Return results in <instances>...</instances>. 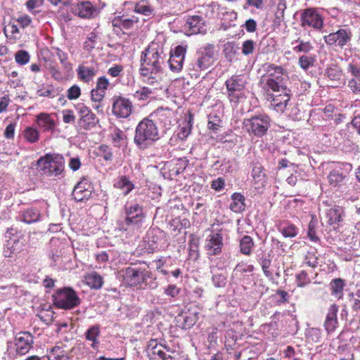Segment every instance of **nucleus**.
<instances>
[{
  "mask_svg": "<svg viewBox=\"0 0 360 360\" xmlns=\"http://www.w3.org/2000/svg\"><path fill=\"white\" fill-rule=\"evenodd\" d=\"M264 70L266 73L262 78L267 88L266 92H287L289 90V78L282 67L270 63L264 66Z\"/></svg>",
  "mask_w": 360,
  "mask_h": 360,
  "instance_id": "obj_1",
  "label": "nucleus"
},
{
  "mask_svg": "<svg viewBox=\"0 0 360 360\" xmlns=\"http://www.w3.org/2000/svg\"><path fill=\"white\" fill-rule=\"evenodd\" d=\"M158 139V129L155 122L147 117L139 122L134 137V143L138 148L145 150Z\"/></svg>",
  "mask_w": 360,
  "mask_h": 360,
  "instance_id": "obj_2",
  "label": "nucleus"
},
{
  "mask_svg": "<svg viewBox=\"0 0 360 360\" xmlns=\"http://www.w3.org/2000/svg\"><path fill=\"white\" fill-rule=\"evenodd\" d=\"M157 49L150 47L142 52L141 58L140 74L141 76H148L149 74H161L163 58Z\"/></svg>",
  "mask_w": 360,
  "mask_h": 360,
  "instance_id": "obj_3",
  "label": "nucleus"
},
{
  "mask_svg": "<svg viewBox=\"0 0 360 360\" xmlns=\"http://www.w3.org/2000/svg\"><path fill=\"white\" fill-rule=\"evenodd\" d=\"M65 160L59 154H46L40 158L37 162V167L44 174L57 176L64 170Z\"/></svg>",
  "mask_w": 360,
  "mask_h": 360,
  "instance_id": "obj_4",
  "label": "nucleus"
},
{
  "mask_svg": "<svg viewBox=\"0 0 360 360\" xmlns=\"http://www.w3.org/2000/svg\"><path fill=\"white\" fill-rule=\"evenodd\" d=\"M243 128L250 136L262 137L271 126V119L266 114H259L244 119Z\"/></svg>",
  "mask_w": 360,
  "mask_h": 360,
  "instance_id": "obj_5",
  "label": "nucleus"
},
{
  "mask_svg": "<svg viewBox=\"0 0 360 360\" xmlns=\"http://www.w3.org/2000/svg\"><path fill=\"white\" fill-rule=\"evenodd\" d=\"M214 55V46L208 44L199 49L193 58L188 64V68L194 71H202L207 70L213 64Z\"/></svg>",
  "mask_w": 360,
  "mask_h": 360,
  "instance_id": "obj_6",
  "label": "nucleus"
},
{
  "mask_svg": "<svg viewBox=\"0 0 360 360\" xmlns=\"http://www.w3.org/2000/svg\"><path fill=\"white\" fill-rule=\"evenodd\" d=\"M52 297L54 305L58 309H71L81 302L77 292L69 287L58 289Z\"/></svg>",
  "mask_w": 360,
  "mask_h": 360,
  "instance_id": "obj_7",
  "label": "nucleus"
},
{
  "mask_svg": "<svg viewBox=\"0 0 360 360\" xmlns=\"http://www.w3.org/2000/svg\"><path fill=\"white\" fill-rule=\"evenodd\" d=\"M210 233L205 240V249L209 256L219 255L224 247L225 231L222 229L210 230Z\"/></svg>",
  "mask_w": 360,
  "mask_h": 360,
  "instance_id": "obj_8",
  "label": "nucleus"
},
{
  "mask_svg": "<svg viewBox=\"0 0 360 360\" xmlns=\"http://www.w3.org/2000/svg\"><path fill=\"white\" fill-rule=\"evenodd\" d=\"M151 273L146 268L129 266L123 270L122 276L124 281L130 286H136L145 283Z\"/></svg>",
  "mask_w": 360,
  "mask_h": 360,
  "instance_id": "obj_9",
  "label": "nucleus"
},
{
  "mask_svg": "<svg viewBox=\"0 0 360 360\" xmlns=\"http://www.w3.org/2000/svg\"><path fill=\"white\" fill-rule=\"evenodd\" d=\"M352 32L349 28H340L336 32L324 36L326 44L330 46H337L343 49L350 44Z\"/></svg>",
  "mask_w": 360,
  "mask_h": 360,
  "instance_id": "obj_10",
  "label": "nucleus"
},
{
  "mask_svg": "<svg viewBox=\"0 0 360 360\" xmlns=\"http://www.w3.org/2000/svg\"><path fill=\"white\" fill-rule=\"evenodd\" d=\"M63 4L65 6L69 5L67 1H64ZM70 10L73 14L81 18H91L98 14V8L89 1H82L75 4H70Z\"/></svg>",
  "mask_w": 360,
  "mask_h": 360,
  "instance_id": "obj_11",
  "label": "nucleus"
},
{
  "mask_svg": "<svg viewBox=\"0 0 360 360\" xmlns=\"http://www.w3.org/2000/svg\"><path fill=\"white\" fill-rule=\"evenodd\" d=\"M352 167V165L348 163H338L328 175L330 185L333 187L342 185L347 179Z\"/></svg>",
  "mask_w": 360,
  "mask_h": 360,
  "instance_id": "obj_12",
  "label": "nucleus"
},
{
  "mask_svg": "<svg viewBox=\"0 0 360 360\" xmlns=\"http://www.w3.org/2000/svg\"><path fill=\"white\" fill-rule=\"evenodd\" d=\"M225 84L230 101L238 102L243 96L242 91L245 86V82L240 76H232L226 81Z\"/></svg>",
  "mask_w": 360,
  "mask_h": 360,
  "instance_id": "obj_13",
  "label": "nucleus"
},
{
  "mask_svg": "<svg viewBox=\"0 0 360 360\" xmlns=\"http://www.w3.org/2000/svg\"><path fill=\"white\" fill-rule=\"evenodd\" d=\"M112 112L117 117L127 118L132 112L131 102L124 97L118 96L112 98Z\"/></svg>",
  "mask_w": 360,
  "mask_h": 360,
  "instance_id": "obj_14",
  "label": "nucleus"
},
{
  "mask_svg": "<svg viewBox=\"0 0 360 360\" xmlns=\"http://www.w3.org/2000/svg\"><path fill=\"white\" fill-rule=\"evenodd\" d=\"M290 96L291 91L290 89L287 92H266V100L271 102V105L277 112H283L287 109Z\"/></svg>",
  "mask_w": 360,
  "mask_h": 360,
  "instance_id": "obj_15",
  "label": "nucleus"
},
{
  "mask_svg": "<svg viewBox=\"0 0 360 360\" xmlns=\"http://www.w3.org/2000/svg\"><path fill=\"white\" fill-rule=\"evenodd\" d=\"M302 26L306 25L321 29L323 27V19L321 15L314 8H307L301 13Z\"/></svg>",
  "mask_w": 360,
  "mask_h": 360,
  "instance_id": "obj_16",
  "label": "nucleus"
},
{
  "mask_svg": "<svg viewBox=\"0 0 360 360\" xmlns=\"http://www.w3.org/2000/svg\"><path fill=\"white\" fill-rule=\"evenodd\" d=\"M125 214L124 223L127 226L139 225L145 217L142 207L138 204L126 206Z\"/></svg>",
  "mask_w": 360,
  "mask_h": 360,
  "instance_id": "obj_17",
  "label": "nucleus"
},
{
  "mask_svg": "<svg viewBox=\"0 0 360 360\" xmlns=\"http://www.w3.org/2000/svg\"><path fill=\"white\" fill-rule=\"evenodd\" d=\"M186 53V48L181 45L176 46L174 51H171L168 63L172 71L179 72L182 70Z\"/></svg>",
  "mask_w": 360,
  "mask_h": 360,
  "instance_id": "obj_18",
  "label": "nucleus"
},
{
  "mask_svg": "<svg viewBox=\"0 0 360 360\" xmlns=\"http://www.w3.org/2000/svg\"><path fill=\"white\" fill-rule=\"evenodd\" d=\"M92 189L91 183L87 179H84L75 186L72 196L77 202L86 200L91 196Z\"/></svg>",
  "mask_w": 360,
  "mask_h": 360,
  "instance_id": "obj_19",
  "label": "nucleus"
},
{
  "mask_svg": "<svg viewBox=\"0 0 360 360\" xmlns=\"http://www.w3.org/2000/svg\"><path fill=\"white\" fill-rule=\"evenodd\" d=\"M16 352L20 355L27 354L33 344V337L28 332H20L15 337Z\"/></svg>",
  "mask_w": 360,
  "mask_h": 360,
  "instance_id": "obj_20",
  "label": "nucleus"
},
{
  "mask_svg": "<svg viewBox=\"0 0 360 360\" xmlns=\"http://www.w3.org/2000/svg\"><path fill=\"white\" fill-rule=\"evenodd\" d=\"M184 30L188 35L204 33L206 31L204 20L198 15L188 17L184 25Z\"/></svg>",
  "mask_w": 360,
  "mask_h": 360,
  "instance_id": "obj_21",
  "label": "nucleus"
},
{
  "mask_svg": "<svg viewBox=\"0 0 360 360\" xmlns=\"http://www.w3.org/2000/svg\"><path fill=\"white\" fill-rule=\"evenodd\" d=\"M338 311V307L333 304H332L326 314V320L324 322V326L326 331L329 333H332L334 331L338 325V319H337V313Z\"/></svg>",
  "mask_w": 360,
  "mask_h": 360,
  "instance_id": "obj_22",
  "label": "nucleus"
},
{
  "mask_svg": "<svg viewBox=\"0 0 360 360\" xmlns=\"http://www.w3.org/2000/svg\"><path fill=\"white\" fill-rule=\"evenodd\" d=\"M172 111L168 108H158L154 112L150 113L148 117L155 122V120L162 122L165 126L169 125L171 124V116Z\"/></svg>",
  "mask_w": 360,
  "mask_h": 360,
  "instance_id": "obj_23",
  "label": "nucleus"
},
{
  "mask_svg": "<svg viewBox=\"0 0 360 360\" xmlns=\"http://www.w3.org/2000/svg\"><path fill=\"white\" fill-rule=\"evenodd\" d=\"M138 18L132 17L130 18H124V16H117L112 21V27H117L120 30H129L134 27V25L138 22Z\"/></svg>",
  "mask_w": 360,
  "mask_h": 360,
  "instance_id": "obj_24",
  "label": "nucleus"
},
{
  "mask_svg": "<svg viewBox=\"0 0 360 360\" xmlns=\"http://www.w3.org/2000/svg\"><path fill=\"white\" fill-rule=\"evenodd\" d=\"M37 124L39 127L43 129L44 131H53L56 127V123L51 115L45 112L39 114L37 117Z\"/></svg>",
  "mask_w": 360,
  "mask_h": 360,
  "instance_id": "obj_25",
  "label": "nucleus"
},
{
  "mask_svg": "<svg viewBox=\"0 0 360 360\" xmlns=\"http://www.w3.org/2000/svg\"><path fill=\"white\" fill-rule=\"evenodd\" d=\"M344 210L342 207H331L326 212L327 223L330 225L338 224L342 220Z\"/></svg>",
  "mask_w": 360,
  "mask_h": 360,
  "instance_id": "obj_26",
  "label": "nucleus"
},
{
  "mask_svg": "<svg viewBox=\"0 0 360 360\" xmlns=\"http://www.w3.org/2000/svg\"><path fill=\"white\" fill-rule=\"evenodd\" d=\"M98 122L99 120L97 118L96 115L91 112L84 117H80L78 120V124L84 130H90L95 127Z\"/></svg>",
  "mask_w": 360,
  "mask_h": 360,
  "instance_id": "obj_27",
  "label": "nucleus"
},
{
  "mask_svg": "<svg viewBox=\"0 0 360 360\" xmlns=\"http://www.w3.org/2000/svg\"><path fill=\"white\" fill-rule=\"evenodd\" d=\"M96 72L97 70L94 67H86L84 65H80L77 69V75L79 79L86 83L91 81L96 76Z\"/></svg>",
  "mask_w": 360,
  "mask_h": 360,
  "instance_id": "obj_28",
  "label": "nucleus"
},
{
  "mask_svg": "<svg viewBox=\"0 0 360 360\" xmlns=\"http://www.w3.org/2000/svg\"><path fill=\"white\" fill-rule=\"evenodd\" d=\"M85 283L92 289L98 290L103 284V277L96 271L91 272L84 278Z\"/></svg>",
  "mask_w": 360,
  "mask_h": 360,
  "instance_id": "obj_29",
  "label": "nucleus"
},
{
  "mask_svg": "<svg viewBox=\"0 0 360 360\" xmlns=\"http://www.w3.org/2000/svg\"><path fill=\"white\" fill-rule=\"evenodd\" d=\"M278 229L285 238H294L298 234L299 231L295 225L289 222H281L278 226Z\"/></svg>",
  "mask_w": 360,
  "mask_h": 360,
  "instance_id": "obj_30",
  "label": "nucleus"
},
{
  "mask_svg": "<svg viewBox=\"0 0 360 360\" xmlns=\"http://www.w3.org/2000/svg\"><path fill=\"white\" fill-rule=\"evenodd\" d=\"M232 202L230 204V209L234 212H241L245 210V204L244 196L239 193H234L231 195Z\"/></svg>",
  "mask_w": 360,
  "mask_h": 360,
  "instance_id": "obj_31",
  "label": "nucleus"
},
{
  "mask_svg": "<svg viewBox=\"0 0 360 360\" xmlns=\"http://www.w3.org/2000/svg\"><path fill=\"white\" fill-rule=\"evenodd\" d=\"M134 11L146 16L154 15V8L147 0H141L134 5Z\"/></svg>",
  "mask_w": 360,
  "mask_h": 360,
  "instance_id": "obj_32",
  "label": "nucleus"
},
{
  "mask_svg": "<svg viewBox=\"0 0 360 360\" xmlns=\"http://www.w3.org/2000/svg\"><path fill=\"white\" fill-rule=\"evenodd\" d=\"M240 252L245 255H250L255 247L253 239L250 236H244L239 243Z\"/></svg>",
  "mask_w": 360,
  "mask_h": 360,
  "instance_id": "obj_33",
  "label": "nucleus"
},
{
  "mask_svg": "<svg viewBox=\"0 0 360 360\" xmlns=\"http://www.w3.org/2000/svg\"><path fill=\"white\" fill-rule=\"evenodd\" d=\"M88 349L82 344H77L72 347L68 354V358H75L77 360H82L87 356Z\"/></svg>",
  "mask_w": 360,
  "mask_h": 360,
  "instance_id": "obj_34",
  "label": "nucleus"
},
{
  "mask_svg": "<svg viewBox=\"0 0 360 360\" xmlns=\"http://www.w3.org/2000/svg\"><path fill=\"white\" fill-rule=\"evenodd\" d=\"M22 221L31 224L39 221L41 213L36 207H30L22 213Z\"/></svg>",
  "mask_w": 360,
  "mask_h": 360,
  "instance_id": "obj_35",
  "label": "nucleus"
},
{
  "mask_svg": "<svg viewBox=\"0 0 360 360\" xmlns=\"http://www.w3.org/2000/svg\"><path fill=\"white\" fill-rule=\"evenodd\" d=\"M293 46L292 50L295 53H307L313 49V46L309 41H304L300 39H297L292 42Z\"/></svg>",
  "mask_w": 360,
  "mask_h": 360,
  "instance_id": "obj_36",
  "label": "nucleus"
},
{
  "mask_svg": "<svg viewBox=\"0 0 360 360\" xmlns=\"http://www.w3.org/2000/svg\"><path fill=\"white\" fill-rule=\"evenodd\" d=\"M238 51V46L233 41H228L224 44L223 53L229 62L235 59Z\"/></svg>",
  "mask_w": 360,
  "mask_h": 360,
  "instance_id": "obj_37",
  "label": "nucleus"
},
{
  "mask_svg": "<svg viewBox=\"0 0 360 360\" xmlns=\"http://www.w3.org/2000/svg\"><path fill=\"white\" fill-rule=\"evenodd\" d=\"M330 285L331 288V294L338 299L341 298L343 294V280L341 278L334 279L331 281Z\"/></svg>",
  "mask_w": 360,
  "mask_h": 360,
  "instance_id": "obj_38",
  "label": "nucleus"
},
{
  "mask_svg": "<svg viewBox=\"0 0 360 360\" xmlns=\"http://www.w3.org/2000/svg\"><path fill=\"white\" fill-rule=\"evenodd\" d=\"M115 185L116 187L122 189L125 195L128 194L134 188V184L126 176H122Z\"/></svg>",
  "mask_w": 360,
  "mask_h": 360,
  "instance_id": "obj_39",
  "label": "nucleus"
},
{
  "mask_svg": "<svg viewBox=\"0 0 360 360\" xmlns=\"http://www.w3.org/2000/svg\"><path fill=\"white\" fill-rule=\"evenodd\" d=\"M100 333V328L98 326H93L90 327L85 333V337L86 340L91 341L93 343L91 347H96V345L98 344L97 337Z\"/></svg>",
  "mask_w": 360,
  "mask_h": 360,
  "instance_id": "obj_40",
  "label": "nucleus"
},
{
  "mask_svg": "<svg viewBox=\"0 0 360 360\" xmlns=\"http://www.w3.org/2000/svg\"><path fill=\"white\" fill-rule=\"evenodd\" d=\"M296 284L297 287L303 288L311 283V278L309 273L305 270H302L295 276Z\"/></svg>",
  "mask_w": 360,
  "mask_h": 360,
  "instance_id": "obj_41",
  "label": "nucleus"
},
{
  "mask_svg": "<svg viewBox=\"0 0 360 360\" xmlns=\"http://www.w3.org/2000/svg\"><path fill=\"white\" fill-rule=\"evenodd\" d=\"M58 58L59 59L63 69L67 72L72 69L71 64L68 61V54L59 48H53Z\"/></svg>",
  "mask_w": 360,
  "mask_h": 360,
  "instance_id": "obj_42",
  "label": "nucleus"
},
{
  "mask_svg": "<svg viewBox=\"0 0 360 360\" xmlns=\"http://www.w3.org/2000/svg\"><path fill=\"white\" fill-rule=\"evenodd\" d=\"M252 176L259 186H264L266 183V176L260 166H255L252 170Z\"/></svg>",
  "mask_w": 360,
  "mask_h": 360,
  "instance_id": "obj_43",
  "label": "nucleus"
},
{
  "mask_svg": "<svg viewBox=\"0 0 360 360\" xmlns=\"http://www.w3.org/2000/svg\"><path fill=\"white\" fill-rule=\"evenodd\" d=\"M315 60V56L303 55L299 58L298 63L301 68H302L304 70H307L310 67H312L314 65Z\"/></svg>",
  "mask_w": 360,
  "mask_h": 360,
  "instance_id": "obj_44",
  "label": "nucleus"
},
{
  "mask_svg": "<svg viewBox=\"0 0 360 360\" xmlns=\"http://www.w3.org/2000/svg\"><path fill=\"white\" fill-rule=\"evenodd\" d=\"M273 3L276 5V11L275 13L276 18L281 21L284 19V12L286 9V0H272Z\"/></svg>",
  "mask_w": 360,
  "mask_h": 360,
  "instance_id": "obj_45",
  "label": "nucleus"
},
{
  "mask_svg": "<svg viewBox=\"0 0 360 360\" xmlns=\"http://www.w3.org/2000/svg\"><path fill=\"white\" fill-rule=\"evenodd\" d=\"M24 137L30 143H35L39 140V131L32 127H27L24 131Z\"/></svg>",
  "mask_w": 360,
  "mask_h": 360,
  "instance_id": "obj_46",
  "label": "nucleus"
},
{
  "mask_svg": "<svg viewBox=\"0 0 360 360\" xmlns=\"http://www.w3.org/2000/svg\"><path fill=\"white\" fill-rule=\"evenodd\" d=\"M221 120L217 115L208 116L207 128L213 132L217 133L221 127Z\"/></svg>",
  "mask_w": 360,
  "mask_h": 360,
  "instance_id": "obj_47",
  "label": "nucleus"
},
{
  "mask_svg": "<svg viewBox=\"0 0 360 360\" xmlns=\"http://www.w3.org/2000/svg\"><path fill=\"white\" fill-rule=\"evenodd\" d=\"M4 30L7 37L13 38L15 40L19 39L20 37L19 28L17 25L9 24Z\"/></svg>",
  "mask_w": 360,
  "mask_h": 360,
  "instance_id": "obj_48",
  "label": "nucleus"
},
{
  "mask_svg": "<svg viewBox=\"0 0 360 360\" xmlns=\"http://www.w3.org/2000/svg\"><path fill=\"white\" fill-rule=\"evenodd\" d=\"M183 320L182 328L189 329L195 323V317L193 315L181 314L178 316V321Z\"/></svg>",
  "mask_w": 360,
  "mask_h": 360,
  "instance_id": "obj_49",
  "label": "nucleus"
},
{
  "mask_svg": "<svg viewBox=\"0 0 360 360\" xmlns=\"http://www.w3.org/2000/svg\"><path fill=\"white\" fill-rule=\"evenodd\" d=\"M30 54L25 50H19L15 54V62L20 65L27 64L30 60Z\"/></svg>",
  "mask_w": 360,
  "mask_h": 360,
  "instance_id": "obj_50",
  "label": "nucleus"
},
{
  "mask_svg": "<svg viewBox=\"0 0 360 360\" xmlns=\"http://www.w3.org/2000/svg\"><path fill=\"white\" fill-rule=\"evenodd\" d=\"M326 75L334 82H338L341 79L342 72L335 68H329L326 70Z\"/></svg>",
  "mask_w": 360,
  "mask_h": 360,
  "instance_id": "obj_51",
  "label": "nucleus"
},
{
  "mask_svg": "<svg viewBox=\"0 0 360 360\" xmlns=\"http://www.w3.org/2000/svg\"><path fill=\"white\" fill-rule=\"evenodd\" d=\"M42 4L43 0H27L26 7L30 13L37 14L39 13V11L36 9L41 7Z\"/></svg>",
  "mask_w": 360,
  "mask_h": 360,
  "instance_id": "obj_52",
  "label": "nucleus"
},
{
  "mask_svg": "<svg viewBox=\"0 0 360 360\" xmlns=\"http://www.w3.org/2000/svg\"><path fill=\"white\" fill-rule=\"evenodd\" d=\"M321 338V332L318 328H310L307 333V338L308 341L314 342H319Z\"/></svg>",
  "mask_w": 360,
  "mask_h": 360,
  "instance_id": "obj_53",
  "label": "nucleus"
},
{
  "mask_svg": "<svg viewBox=\"0 0 360 360\" xmlns=\"http://www.w3.org/2000/svg\"><path fill=\"white\" fill-rule=\"evenodd\" d=\"M81 95V89L79 86L75 84L67 91V97L69 100H75Z\"/></svg>",
  "mask_w": 360,
  "mask_h": 360,
  "instance_id": "obj_54",
  "label": "nucleus"
},
{
  "mask_svg": "<svg viewBox=\"0 0 360 360\" xmlns=\"http://www.w3.org/2000/svg\"><path fill=\"white\" fill-rule=\"evenodd\" d=\"M152 94V91L148 87H142L134 94V97L139 100H146Z\"/></svg>",
  "mask_w": 360,
  "mask_h": 360,
  "instance_id": "obj_55",
  "label": "nucleus"
},
{
  "mask_svg": "<svg viewBox=\"0 0 360 360\" xmlns=\"http://www.w3.org/2000/svg\"><path fill=\"white\" fill-rule=\"evenodd\" d=\"M212 282L215 287L223 288L226 284V277L222 274L214 275Z\"/></svg>",
  "mask_w": 360,
  "mask_h": 360,
  "instance_id": "obj_56",
  "label": "nucleus"
},
{
  "mask_svg": "<svg viewBox=\"0 0 360 360\" xmlns=\"http://www.w3.org/2000/svg\"><path fill=\"white\" fill-rule=\"evenodd\" d=\"M255 43L253 40H246L243 44L242 53L248 56L253 53L255 49Z\"/></svg>",
  "mask_w": 360,
  "mask_h": 360,
  "instance_id": "obj_57",
  "label": "nucleus"
},
{
  "mask_svg": "<svg viewBox=\"0 0 360 360\" xmlns=\"http://www.w3.org/2000/svg\"><path fill=\"white\" fill-rule=\"evenodd\" d=\"M180 291L181 289L179 288L172 284L167 285L164 290L165 294L172 298L176 297L180 293Z\"/></svg>",
  "mask_w": 360,
  "mask_h": 360,
  "instance_id": "obj_58",
  "label": "nucleus"
},
{
  "mask_svg": "<svg viewBox=\"0 0 360 360\" xmlns=\"http://www.w3.org/2000/svg\"><path fill=\"white\" fill-rule=\"evenodd\" d=\"M105 94V93L104 91H99L96 88L93 89L91 91V101L94 103H101L103 101Z\"/></svg>",
  "mask_w": 360,
  "mask_h": 360,
  "instance_id": "obj_59",
  "label": "nucleus"
},
{
  "mask_svg": "<svg viewBox=\"0 0 360 360\" xmlns=\"http://www.w3.org/2000/svg\"><path fill=\"white\" fill-rule=\"evenodd\" d=\"M63 114V121L65 124H74L76 120V117L73 113V111L71 110H64L62 111Z\"/></svg>",
  "mask_w": 360,
  "mask_h": 360,
  "instance_id": "obj_60",
  "label": "nucleus"
},
{
  "mask_svg": "<svg viewBox=\"0 0 360 360\" xmlns=\"http://www.w3.org/2000/svg\"><path fill=\"white\" fill-rule=\"evenodd\" d=\"M166 353L162 350V344L161 343L158 347L155 348L153 352H149L148 355L150 360H155L158 356L161 359Z\"/></svg>",
  "mask_w": 360,
  "mask_h": 360,
  "instance_id": "obj_61",
  "label": "nucleus"
},
{
  "mask_svg": "<svg viewBox=\"0 0 360 360\" xmlns=\"http://www.w3.org/2000/svg\"><path fill=\"white\" fill-rule=\"evenodd\" d=\"M37 94L39 96L54 98L58 95V90L54 89L53 87H49L45 90H39L37 91Z\"/></svg>",
  "mask_w": 360,
  "mask_h": 360,
  "instance_id": "obj_62",
  "label": "nucleus"
},
{
  "mask_svg": "<svg viewBox=\"0 0 360 360\" xmlns=\"http://www.w3.org/2000/svg\"><path fill=\"white\" fill-rule=\"evenodd\" d=\"M347 72L350 73L355 78H360V67L354 63H350L347 66Z\"/></svg>",
  "mask_w": 360,
  "mask_h": 360,
  "instance_id": "obj_63",
  "label": "nucleus"
},
{
  "mask_svg": "<svg viewBox=\"0 0 360 360\" xmlns=\"http://www.w3.org/2000/svg\"><path fill=\"white\" fill-rule=\"evenodd\" d=\"M348 86L354 93L360 92V78H353L349 81Z\"/></svg>",
  "mask_w": 360,
  "mask_h": 360,
  "instance_id": "obj_64",
  "label": "nucleus"
}]
</instances>
